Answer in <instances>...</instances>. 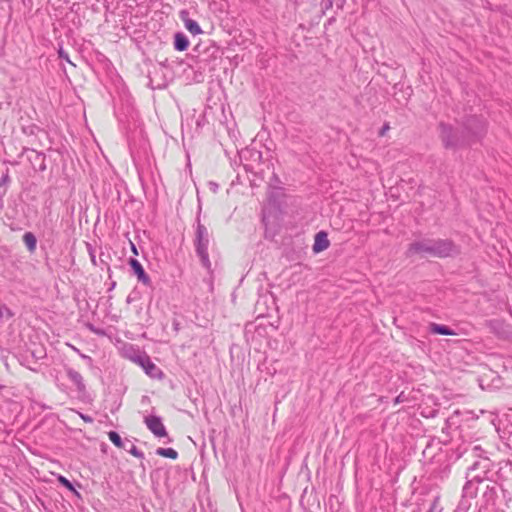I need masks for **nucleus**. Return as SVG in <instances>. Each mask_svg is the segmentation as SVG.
Listing matches in <instances>:
<instances>
[{
  "label": "nucleus",
  "mask_w": 512,
  "mask_h": 512,
  "mask_svg": "<svg viewBox=\"0 0 512 512\" xmlns=\"http://www.w3.org/2000/svg\"><path fill=\"white\" fill-rule=\"evenodd\" d=\"M476 125L477 130L472 134L465 135L463 130L461 133L452 125L441 122L439 124V132L442 143L446 149H459L471 146L479 142L486 134L487 122L484 118L473 115L465 119V128L470 129L471 125Z\"/></svg>",
  "instance_id": "obj_1"
},
{
  "label": "nucleus",
  "mask_w": 512,
  "mask_h": 512,
  "mask_svg": "<svg viewBox=\"0 0 512 512\" xmlns=\"http://www.w3.org/2000/svg\"><path fill=\"white\" fill-rule=\"evenodd\" d=\"M460 253L459 247L450 239H422L412 242L406 251V256L415 254L429 255L437 258L453 257Z\"/></svg>",
  "instance_id": "obj_2"
},
{
  "label": "nucleus",
  "mask_w": 512,
  "mask_h": 512,
  "mask_svg": "<svg viewBox=\"0 0 512 512\" xmlns=\"http://www.w3.org/2000/svg\"><path fill=\"white\" fill-rule=\"evenodd\" d=\"M490 469L488 458H482L476 461L467 472V482L463 487L464 498H474L477 494V484L486 479V474Z\"/></svg>",
  "instance_id": "obj_3"
},
{
  "label": "nucleus",
  "mask_w": 512,
  "mask_h": 512,
  "mask_svg": "<svg viewBox=\"0 0 512 512\" xmlns=\"http://www.w3.org/2000/svg\"><path fill=\"white\" fill-rule=\"evenodd\" d=\"M209 233L207 228L198 221L196 228L195 247L202 265L210 270L211 262L208 254Z\"/></svg>",
  "instance_id": "obj_4"
},
{
  "label": "nucleus",
  "mask_w": 512,
  "mask_h": 512,
  "mask_svg": "<svg viewBox=\"0 0 512 512\" xmlns=\"http://www.w3.org/2000/svg\"><path fill=\"white\" fill-rule=\"evenodd\" d=\"M135 361L144 369L147 375L152 378H159L162 371L151 361L150 357L146 354L138 356Z\"/></svg>",
  "instance_id": "obj_5"
},
{
  "label": "nucleus",
  "mask_w": 512,
  "mask_h": 512,
  "mask_svg": "<svg viewBox=\"0 0 512 512\" xmlns=\"http://www.w3.org/2000/svg\"><path fill=\"white\" fill-rule=\"evenodd\" d=\"M145 424L147 428L156 436V437H165L167 436V431L165 426L162 423V419L159 416H148L145 418Z\"/></svg>",
  "instance_id": "obj_6"
},
{
  "label": "nucleus",
  "mask_w": 512,
  "mask_h": 512,
  "mask_svg": "<svg viewBox=\"0 0 512 512\" xmlns=\"http://www.w3.org/2000/svg\"><path fill=\"white\" fill-rule=\"evenodd\" d=\"M65 371L68 379L75 385L77 392L84 394L86 392V385L83 376L71 367H66Z\"/></svg>",
  "instance_id": "obj_7"
},
{
  "label": "nucleus",
  "mask_w": 512,
  "mask_h": 512,
  "mask_svg": "<svg viewBox=\"0 0 512 512\" xmlns=\"http://www.w3.org/2000/svg\"><path fill=\"white\" fill-rule=\"evenodd\" d=\"M180 19L184 22L185 28L193 35H199L203 31L199 24L189 18V12L187 10H181L179 13Z\"/></svg>",
  "instance_id": "obj_8"
},
{
  "label": "nucleus",
  "mask_w": 512,
  "mask_h": 512,
  "mask_svg": "<svg viewBox=\"0 0 512 512\" xmlns=\"http://www.w3.org/2000/svg\"><path fill=\"white\" fill-rule=\"evenodd\" d=\"M129 264L140 282L144 285H151L150 277L146 274L144 268L137 259L131 258Z\"/></svg>",
  "instance_id": "obj_9"
},
{
  "label": "nucleus",
  "mask_w": 512,
  "mask_h": 512,
  "mask_svg": "<svg viewBox=\"0 0 512 512\" xmlns=\"http://www.w3.org/2000/svg\"><path fill=\"white\" fill-rule=\"evenodd\" d=\"M330 246V241L328 240L327 233L325 231H320L315 235V241L313 244V251L315 253H319L328 249Z\"/></svg>",
  "instance_id": "obj_10"
},
{
  "label": "nucleus",
  "mask_w": 512,
  "mask_h": 512,
  "mask_svg": "<svg viewBox=\"0 0 512 512\" xmlns=\"http://www.w3.org/2000/svg\"><path fill=\"white\" fill-rule=\"evenodd\" d=\"M189 46V40L182 32H177L174 36V48L177 51H185Z\"/></svg>",
  "instance_id": "obj_11"
},
{
  "label": "nucleus",
  "mask_w": 512,
  "mask_h": 512,
  "mask_svg": "<svg viewBox=\"0 0 512 512\" xmlns=\"http://www.w3.org/2000/svg\"><path fill=\"white\" fill-rule=\"evenodd\" d=\"M430 331L432 333H435V334L446 335V336H450V335H455L456 334L448 326L437 324V323H432L431 324Z\"/></svg>",
  "instance_id": "obj_12"
},
{
  "label": "nucleus",
  "mask_w": 512,
  "mask_h": 512,
  "mask_svg": "<svg viewBox=\"0 0 512 512\" xmlns=\"http://www.w3.org/2000/svg\"><path fill=\"white\" fill-rule=\"evenodd\" d=\"M23 242L30 252H34L36 249L37 239L32 232H26L23 235Z\"/></svg>",
  "instance_id": "obj_13"
},
{
  "label": "nucleus",
  "mask_w": 512,
  "mask_h": 512,
  "mask_svg": "<svg viewBox=\"0 0 512 512\" xmlns=\"http://www.w3.org/2000/svg\"><path fill=\"white\" fill-rule=\"evenodd\" d=\"M156 454L170 459H176L178 457L177 451L173 448L160 447L156 450Z\"/></svg>",
  "instance_id": "obj_14"
},
{
  "label": "nucleus",
  "mask_w": 512,
  "mask_h": 512,
  "mask_svg": "<svg viewBox=\"0 0 512 512\" xmlns=\"http://www.w3.org/2000/svg\"><path fill=\"white\" fill-rule=\"evenodd\" d=\"M108 437L110 441L118 448L126 449L125 442L122 440L120 435L115 431H110L108 433Z\"/></svg>",
  "instance_id": "obj_15"
},
{
  "label": "nucleus",
  "mask_w": 512,
  "mask_h": 512,
  "mask_svg": "<svg viewBox=\"0 0 512 512\" xmlns=\"http://www.w3.org/2000/svg\"><path fill=\"white\" fill-rule=\"evenodd\" d=\"M130 454H132L133 456L139 458V459H143L144 458V453L139 450L134 444L130 443V448H127L126 449Z\"/></svg>",
  "instance_id": "obj_16"
},
{
  "label": "nucleus",
  "mask_w": 512,
  "mask_h": 512,
  "mask_svg": "<svg viewBox=\"0 0 512 512\" xmlns=\"http://www.w3.org/2000/svg\"><path fill=\"white\" fill-rule=\"evenodd\" d=\"M12 316H13V313L11 312V310L8 307L0 304V319H3V318L8 319Z\"/></svg>",
  "instance_id": "obj_17"
},
{
  "label": "nucleus",
  "mask_w": 512,
  "mask_h": 512,
  "mask_svg": "<svg viewBox=\"0 0 512 512\" xmlns=\"http://www.w3.org/2000/svg\"><path fill=\"white\" fill-rule=\"evenodd\" d=\"M441 511H442V508L440 507L439 497H435L427 512H441Z\"/></svg>",
  "instance_id": "obj_18"
},
{
  "label": "nucleus",
  "mask_w": 512,
  "mask_h": 512,
  "mask_svg": "<svg viewBox=\"0 0 512 512\" xmlns=\"http://www.w3.org/2000/svg\"><path fill=\"white\" fill-rule=\"evenodd\" d=\"M58 481H59L60 484H62L67 489H69L71 491H75L73 484L67 478H65L64 476H59L58 477Z\"/></svg>",
  "instance_id": "obj_19"
},
{
  "label": "nucleus",
  "mask_w": 512,
  "mask_h": 512,
  "mask_svg": "<svg viewBox=\"0 0 512 512\" xmlns=\"http://www.w3.org/2000/svg\"><path fill=\"white\" fill-rule=\"evenodd\" d=\"M87 248H88V252H89V256H90V259H91V262L94 266H98V261H97V257L95 255V250L94 248L92 247L91 244H87Z\"/></svg>",
  "instance_id": "obj_20"
},
{
  "label": "nucleus",
  "mask_w": 512,
  "mask_h": 512,
  "mask_svg": "<svg viewBox=\"0 0 512 512\" xmlns=\"http://www.w3.org/2000/svg\"><path fill=\"white\" fill-rule=\"evenodd\" d=\"M10 181H11V178L9 175V170L6 169L5 173H3V175L0 178V187L6 186L7 184L10 183Z\"/></svg>",
  "instance_id": "obj_21"
},
{
  "label": "nucleus",
  "mask_w": 512,
  "mask_h": 512,
  "mask_svg": "<svg viewBox=\"0 0 512 512\" xmlns=\"http://www.w3.org/2000/svg\"><path fill=\"white\" fill-rule=\"evenodd\" d=\"M32 356L36 359H43L46 356V352L43 348L32 351Z\"/></svg>",
  "instance_id": "obj_22"
},
{
  "label": "nucleus",
  "mask_w": 512,
  "mask_h": 512,
  "mask_svg": "<svg viewBox=\"0 0 512 512\" xmlns=\"http://www.w3.org/2000/svg\"><path fill=\"white\" fill-rule=\"evenodd\" d=\"M463 132L465 135H469V134H472L474 131L477 130V126L474 124V125H471V128L470 129H466L465 128V121L463 122V128H462Z\"/></svg>",
  "instance_id": "obj_23"
},
{
  "label": "nucleus",
  "mask_w": 512,
  "mask_h": 512,
  "mask_svg": "<svg viewBox=\"0 0 512 512\" xmlns=\"http://www.w3.org/2000/svg\"><path fill=\"white\" fill-rule=\"evenodd\" d=\"M483 452V450L481 449L480 446L478 445H474L472 448H471V453L475 456H480V453Z\"/></svg>",
  "instance_id": "obj_24"
},
{
  "label": "nucleus",
  "mask_w": 512,
  "mask_h": 512,
  "mask_svg": "<svg viewBox=\"0 0 512 512\" xmlns=\"http://www.w3.org/2000/svg\"><path fill=\"white\" fill-rule=\"evenodd\" d=\"M333 2L336 5L337 9H343L346 0H333Z\"/></svg>",
  "instance_id": "obj_25"
},
{
  "label": "nucleus",
  "mask_w": 512,
  "mask_h": 512,
  "mask_svg": "<svg viewBox=\"0 0 512 512\" xmlns=\"http://www.w3.org/2000/svg\"><path fill=\"white\" fill-rule=\"evenodd\" d=\"M58 54H59L60 58L65 59L66 61L70 62V60L68 58V54L62 48L59 49Z\"/></svg>",
  "instance_id": "obj_26"
},
{
  "label": "nucleus",
  "mask_w": 512,
  "mask_h": 512,
  "mask_svg": "<svg viewBox=\"0 0 512 512\" xmlns=\"http://www.w3.org/2000/svg\"><path fill=\"white\" fill-rule=\"evenodd\" d=\"M333 4H334L333 0H327V1L324 3L323 8H324L325 10H328V9H330V8L333 6Z\"/></svg>",
  "instance_id": "obj_27"
},
{
  "label": "nucleus",
  "mask_w": 512,
  "mask_h": 512,
  "mask_svg": "<svg viewBox=\"0 0 512 512\" xmlns=\"http://www.w3.org/2000/svg\"><path fill=\"white\" fill-rule=\"evenodd\" d=\"M80 417L87 423H92L93 422V419L92 417L88 416V415H84L82 413H80Z\"/></svg>",
  "instance_id": "obj_28"
},
{
  "label": "nucleus",
  "mask_w": 512,
  "mask_h": 512,
  "mask_svg": "<svg viewBox=\"0 0 512 512\" xmlns=\"http://www.w3.org/2000/svg\"><path fill=\"white\" fill-rule=\"evenodd\" d=\"M387 130H389V125H388V124H385V125L381 128V130H380V132H379V135H380V136H384Z\"/></svg>",
  "instance_id": "obj_29"
},
{
  "label": "nucleus",
  "mask_w": 512,
  "mask_h": 512,
  "mask_svg": "<svg viewBox=\"0 0 512 512\" xmlns=\"http://www.w3.org/2000/svg\"><path fill=\"white\" fill-rule=\"evenodd\" d=\"M82 357L85 358V359H88L89 361H92L91 357H89V356L82 355Z\"/></svg>",
  "instance_id": "obj_30"
},
{
  "label": "nucleus",
  "mask_w": 512,
  "mask_h": 512,
  "mask_svg": "<svg viewBox=\"0 0 512 512\" xmlns=\"http://www.w3.org/2000/svg\"><path fill=\"white\" fill-rule=\"evenodd\" d=\"M132 251H134L135 254H137L136 247L132 244Z\"/></svg>",
  "instance_id": "obj_31"
}]
</instances>
